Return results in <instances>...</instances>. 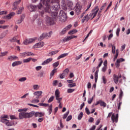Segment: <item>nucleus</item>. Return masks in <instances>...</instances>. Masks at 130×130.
Here are the masks:
<instances>
[{"label": "nucleus", "mask_w": 130, "mask_h": 130, "mask_svg": "<svg viewBox=\"0 0 130 130\" xmlns=\"http://www.w3.org/2000/svg\"><path fill=\"white\" fill-rule=\"evenodd\" d=\"M41 2L46 7L44 9V13H48L49 14L51 13V18H53V20L55 21V20H56V17H57V13L54 11L51 12L50 8L52 2L50 0H41Z\"/></svg>", "instance_id": "obj_1"}, {"label": "nucleus", "mask_w": 130, "mask_h": 130, "mask_svg": "<svg viewBox=\"0 0 130 130\" xmlns=\"http://www.w3.org/2000/svg\"><path fill=\"white\" fill-rule=\"evenodd\" d=\"M37 8L39 9L38 11L40 14H41L42 17H43V15H44V9H43V6L41 3H40L38 6L32 5H29L28 6V10L30 12H35V11L37 10Z\"/></svg>", "instance_id": "obj_2"}, {"label": "nucleus", "mask_w": 130, "mask_h": 130, "mask_svg": "<svg viewBox=\"0 0 130 130\" xmlns=\"http://www.w3.org/2000/svg\"><path fill=\"white\" fill-rule=\"evenodd\" d=\"M34 115V112H30L29 113H27L26 112L20 111L19 114V119H23V118H30Z\"/></svg>", "instance_id": "obj_3"}, {"label": "nucleus", "mask_w": 130, "mask_h": 130, "mask_svg": "<svg viewBox=\"0 0 130 130\" xmlns=\"http://www.w3.org/2000/svg\"><path fill=\"white\" fill-rule=\"evenodd\" d=\"M35 40H37V38L25 39L23 42V44H25V45H28V44L33 43V42H34Z\"/></svg>", "instance_id": "obj_4"}, {"label": "nucleus", "mask_w": 130, "mask_h": 130, "mask_svg": "<svg viewBox=\"0 0 130 130\" xmlns=\"http://www.w3.org/2000/svg\"><path fill=\"white\" fill-rule=\"evenodd\" d=\"M54 21L55 20L51 17L49 16L46 17V22L47 25H50L54 24Z\"/></svg>", "instance_id": "obj_5"}, {"label": "nucleus", "mask_w": 130, "mask_h": 130, "mask_svg": "<svg viewBox=\"0 0 130 130\" xmlns=\"http://www.w3.org/2000/svg\"><path fill=\"white\" fill-rule=\"evenodd\" d=\"M98 12H99V9L98 8V6H96L94 9H93L92 11V14L93 17L91 18V20L94 19V18L97 16V14H98Z\"/></svg>", "instance_id": "obj_6"}, {"label": "nucleus", "mask_w": 130, "mask_h": 130, "mask_svg": "<svg viewBox=\"0 0 130 130\" xmlns=\"http://www.w3.org/2000/svg\"><path fill=\"white\" fill-rule=\"evenodd\" d=\"M1 121L3 122V123H5L6 125H7V126H12V125H13V124L10 122V121L7 119H2Z\"/></svg>", "instance_id": "obj_7"}, {"label": "nucleus", "mask_w": 130, "mask_h": 130, "mask_svg": "<svg viewBox=\"0 0 130 130\" xmlns=\"http://www.w3.org/2000/svg\"><path fill=\"white\" fill-rule=\"evenodd\" d=\"M120 78H121V75L120 74H118V76L115 74L113 75V80L115 84H117V83H118V80L119 79H120Z\"/></svg>", "instance_id": "obj_8"}, {"label": "nucleus", "mask_w": 130, "mask_h": 130, "mask_svg": "<svg viewBox=\"0 0 130 130\" xmlns=\"http://www.w3.org/2000/svg\"><path fill=\"white\" fill-rule=\"evenodd\" d=\"M21 0H17L15 2H14L13 4V8H12V10L13 11H16L17 10V7H18V5L20 4Z\"/></svg>", "instance_id": "obj_9"}, {"label": "nucleus", "mask_w": 130, "mask_h": 130, "mask_svg": "<svg viewBox=\"0 0 130 130\" xmlns=\"http://www.w3.org/2000/svg\"><path fill=\"white\" fill-rule=\"evenodd\" d=\"M111 119L113 122H117V121H118V114H117L116 115V116L115 115H114V114H113L112 115Z\"/></svg>", "instance_id": "obj_10"}, {"label": "nucleus", "mask_w": 130, "mask_h": 130, "mask_svg": "<svg viewBox=\"0 0 130 130\" xmlns=\"http://www.w3.org/2000/svg\"><path fill=\"white\" fill-rule=\"evenodd\" d=\"M43 46H44V43L40 42L36 44L34 46V48H41V47H43Z\"/></svg>", "instance_id": "obj_11"}, {"label": "nucleus", "mask_w": 130, "mask_h": 130, "mask_svg": "<svg viewBox=\"0 0 130 130\" xmlns=\"http://www.w3.org/2000/svg\"><path fill=\"white\" fill-rule=\"evenodd\" d=\"M55 3L56 5H53V6L52 8L54 11H57V10L59 9V5L58 4V3H59V1L55 0Z\"/></svg>", "instance_id": "obj_12"}, {"label": "nucleus", "mask_w": 130, "mask_h": 130, "mask_svg": "<svg viewBox=\"0 0 130 130\" xmlns=\"http://www.w3.org/2000/svg\"><path fill=\"white\" fill-rule=\"evenodd\" d=\"M77 36H71L70 37H66L64 38V39H63V41L64 42H67V41H69V40H71V39H74V38H77Z\"/></svg>", "instance_id": "obj_13"}, {"label": "nucleus", "mask_w": 130, "mask_h": 130, "mask_svg": "<svg viewBox=\"0 0 130 130\" xmlns=\"http://www.w3.org/2000/svg\"><path fill=\"white\" fill-rule=\"evenodd\" d=\"M52 59H53L52 58H49L47 59L42 63L41 64L42 66H45V64H48L49 62H51V61L52 60Z\"/></svg>", "instance_id": "obj_14"}, {"label": "nucleus", "mask_w": 130, "mask_h": 130, "mask_svg": "<svg viewBox=\"0 0 130 130\" xmlns=\"http://www.w3.org/2000/svg\"><path fill=\"white\" fill-rule=\"evenodd\" d=\"M24 19H25V15H22L20 17V19L17 20V24H21L24 21Z\"/></svg>", "instance_id": "obj_15"}, {"label": "nucleus", "mask_w": 130, "mask_h": 130, "mask_svg": "<svg viewBox=\"0 0 130 130\" xmlns=\"http://www.w3.org/2000/svg\"><path fill=\"white\" fill-rule=\"evenodd\" d=\"M36 117H42V116H44V114L43 113L41 112H36V113H34Z\"/></svg>", "instance_id": "obj_16"}, {"label": "nucleus", "mask_w": 130, "mask_h": 130, "mask_svg": "<svg viewBox=\"0 0 130 130\" xmlns=\"http://www.w3.org/2000/svg\"><path fill=\"white\" fill-rule=\"evenodd\" d=\"M34 96H38L37 98H39V96L42 95V91H36L34 93Z\"/></svg>", "instance_id": "obj_17"}, {"label": "nucleus", "mask_w": 130, "mask_h": 130, "mask_svg": "<svg viewBox=\"0 0 130 130\" xmlns=\"http://www.w3.org/2000/svg\"><path fill=\"white\" fill-rule=\"evenodd\" d=\"M89 19L90 17H89V14H87L85 16H84L82 19V23H84L85 21L88 22V21H89Z\"/></svg>", "instance_id": "obj_18"}, {"label": "nucleus", "mask_w": 130, "mask_h": 130, "mask_svg": "<svg viewBox=\"0 0 130 130\" xmlns=\"http://www.w3.org/2000/svg\"><path fill=\"white\" fill-rule=\"evenodd\" d=\"M22 64V61H16L12 64V66L14 67H16L17 66H19V64Z\"/></svg>", "instance_id": "obj_19"}, {"label": "nucleus", "mask_w": 130, "mask_h": 130, "mask_svg": "<svg viewBox=\"0 0 130 130\" xmlns=\"http://www.w3.org/2000/svg\"><path fill=\"white\" fill-rule=\"evenodd\" d=\"M81 9H82V7H81V6H78L75 8V11L77 15H79L80 13H81Z\"/></svg>", "instance_id": "obj_20"}, {"label": "nucleus", "mask_w": 130, "mask_h": 130, "mask_svg": "<svg viewBox=\"0 0 130 130\" xmlns=\"http://www.w3.org/2000/svg\"><path fill=\"white\" fill-rule=\"evenodd\" d=\"M68 55H69V53H68L62 54L57 57V59H60V58H63V57H66V56H68Z\"/></svg>", "instance_id": "obj_21"}, {"label": "nucleus", "mask_w": 130, "mask_h": 130, "mask_svg": "<svg viewBox=\"0 0 130 130\" xmlns=\"http://www.w3.org/2000/svg\"><path fill=\"white\" fill-rule=\"evenodd\" d=\"M59 94H60V92H59V90L56 89L55 91V99L59 98V97H60Z\"/></svg>", "instance_id": "obj_22"}, {"label": "nucleus", "mask_w": 130, "mask_h": 130, "mask_svg": "<svg viewBox=\"0 0 130 130\" xmlns=\"http://www.w3.org/2000/svg\"><path fill=\"white\" fill-rule=\"evenodd\" d=\"M15 13L14 12H11L9 14H8L6 18H7V19H11L12 17H14V16H15Z\"/></svg>", "instance_id": "obj_23"}, {"label": "nucleus", "mask_w": 130, "mask_h": 130, "mask_svg": "<svg viewBox=\"0 0 130 130\" xmlns=\"http://www.w3.org/2000/svg\"><path fill=\"white\" fill-rule=\"evenodd\" d=\"M46 38V33H43L39 38V40L41 41V40H43L44 39Z\"/></svg>", "instance_id": "obj_24"}, {"label": "nucleus", "mask_w": 130, "mask_h": 130, "mask_svg": "<svg viewBox=\"0 0 130 130\" xmlns=\"http://www.w3.org/2000/svg\"><path fill=\"white\" fill-rule=\"evenodd\" d=\"M16 58H18V57H17L16 56H15V55H13V56H10L9 57H8V59L9 60H15L16 59Z\"/></svg>", "instance_id": "obj_25"}, {"label": "nucleus", "mask_w": 130, "mask_h": 130, "mask_svg": "<svg viewBox=\"0 0 130 130\" xmlns=\"http://www.w3.org/2000/svg\"><path fill=\"white\" fill-rule=\"evenodd\" d=\"M56 72H57V69H54L50 73V77H53Z\"/></svg>", "instance_id": "obj_26"}, {"label": "nucleus", "mask_w": 130, "mask_h": 130, "mask_svg": "<svg viewBox=\"0 0 130 130\" xmlns=\"http://www.w3.org/2000/svg\"><path fill=\"white\" fill-rule=\"evenodd\" d=\"M100 106L101 107H103L104 108L106 107L107 104H106V103L101 100H100Z\"/></svg>", "instance_id": "obj_27"}, {"label": "nucleus", "mask_w": 130, "mask_h": 130, "mask_svg": "<svg viewBox=\"0 0 130 130\" xmlns=\"http://www.w3.org/2000/svg\"><path fill=\"white\" fill-rule=\"evenodd\" d=\"M39 88H40V86H39L38 84H34L33 85V89L34 90H39Z\"/></svg>", "instance_id": "obj_28"}, {"label": "nucleus", "mask_w": 130, "mask_h": 130, "mask_svg": "<svg viewBox=\"0 0 130 130\" xmlns=\"http://www.w3.org/2000/svg\"><path fill=\"white\" fill-rule=\"evenodd\" d=\"M58 52V50H56L54 51L50 52L49 54V56H51L52 55H54V54H56Z\"/></svg>", "instance_id": "obj_29"}, {"label": "nucleus", "mask_w": 130, "mask_h": 130, "mask_svg": "<svg viewBox=\"0 0 130 130\" xmlns=\"http://www.w3.org/2000/svg\"><path fill=\"white\" fill-rule=\"evenodd\" d=\"M58 52V50H56L54 51L50 52L49 54V56H51L52 55H54V54H56Z\"/></svg>", "instance_id": "obj_30"}, {"label": "nucleus", "mask_w": 130, "mask_h": 130, "mask_svg": "<svg viewBox=\"0 0 130 130\" xmlns=\"http://www.w3.org/2000/svg\"><path fill=\"white\" fill-rule=\"evenodd\" d=\"M48 111H49V115H50V114H51V112H52V105L49 106Z\"/></svg>", "instance_id": "obj_31"}, {"label": "nucleus", "mask_w": 130, "mask_h": 130, "mask_svg": "<svg viewBox=\"0 0 130 130\" xmlns=\"http://www.w3.org/2000/svg\"><path fill=\"white\" fill-rule=\"evenodd\" d=\"M38 105H39V106H43L44 107H47V106H48L49 104H45L43 103H40L38 104Z\"/></svg>", "instance_id": "obj_32"}, {"label": "nucleus", "mask_w": 130, "mask_h": 130, "mask_svg": "<svg viewBox=\"0 0 130 130\" xmlns=\"http://www.w3.org/2000/svg\"><path fill=\"white\" fill-rule=\"evenodd\" d=\"M8 53H9V52H8V51L1 53H0V57H3V56H6V55H7V54H8Z\"/></svg>", "instance_id": "obj_33"}, {"label": "nucleus", "mask_w": 130, "mask_h": 130, "mask_svg": "<svg viewBox=\"0 0 130 130\" xmlns=\"http://www.w3.org/2000/svg\"><path fill=\"white\" fill-rule=\"evenodd\" d=\"M67 28H64L60 32V35H64V34H66L67 33Z\"/></svg>", "instance_id": "obj_34"}, {"label": "nucleus", "mask_w": 130, "mask_h": 130, "mask_svg": "<svg viewBox=\"0 0 130 130\" xmlns=\"http://www.w3.org/2000/svg\"><path fill=\"white\" fill-rule=\"evenodd\" d=\"M77 32H78V30H77L76 29H73L72 30L68 32V34H69L70 35H72V34H75V33H77Z\"/></svg>", "instance_id": "obj_35"}, {"label": "nucleus", "mask_w": 130, "mask_h": 130, "mask_svg": "<svg viewBox=\"0 0 130 130\" xmlns=\"http://www.w3.org/2000/svg\"><path fill=\"white\" fill-rule=\"evenodd\" d=\"M31 58H28L26 59H24L23 60V62H24V63H27V62H30V61H31Z\"/></svg>", "instance_id": "obj_36"}, {"label": "nucleus", "mask_w": 130, "mask_h": 130, "mask_svg": "<svg viewBox=\"0 0 130 130\" xmlns=\"http://www.w3.org/2000/svg\"><path fill=\"white\" fill-rule=\"evenodd\" d=\"M100 62L99 64V65L98 66V67H96V69H99V68H100V67H101V66H102V63H103V60H102V58H100L99 59Z\"/></svg>", "instance_id": "obj_37"}, {"label": "nucleus", "mask_w": 130, "mask_h": 130, "mask_svg": "<svg viewBox=\"0 0 130 130\" xmlns=\"http://www.w3.org/2000/svg\"><path fill=\"white\" fill-rule=\"evenodd\" d=\"M59 66V61H56L55 63H53V67L54 68H57Z\"/></svg>", "instance_id": "obj_38"}, {"label": "nucleus", "mask_w": 130, "mask_h": 130, "mask_svg": "<svg viewBox=\"0 0 130 130\" xmlns=\"http://www.w3.org/2000/svg\"><path fill=\"white\" fill-rule=\"evenodd\" d=\"M27 81V77H21L19 79V82H25Z\"/></svg>", "instance_id": "obj_39"}, {"label": "nucleus", "mask_w": 130, "mask_h": 130, "mask_svg": "<svg viewBox=\"0 0 130 130\" xmlns=\"http://www.w3.org/2000/svg\"><path fill=\"white\" fill-rule=\"evenodd\" d=\"M23 10H24V7L20 8L18 11H17L18 15H20V14H21Z\"/></svg>", "instance_id": "obj_40"}, {"label": "nucleus", "mask_w": 130, "mask_h": 130, "mask_svg": "<svg viewBox=\"0 0 130 130\" xmlns=\"http://www.w3.org/2000/svg\"><path fill=\"white\" fill-rule=\"evenodd\" d=\"M54 96H52L51 97H50L49 100L48 101V103H51V102H52V101L54 100Z\"/></svg>", "instance_id": "obj_41"}, {"label": "nucleus", "mask_w": 130, "mask_h": 130, "mask_svg": "<svg viewBox=\"0 0 130 130\" xmlns=\"http://www.w3.org/2000/svg\"><path fill=\"white\" fill-rule=\"evenodd\" d=\"M93 100H94V96L92 98H89L88 101V104H91L93 102Z\"/></svg>", "instance_id": "obj_42"}, {"label": "nucleus", "mask_w": 130, "mask_h": 130, "mask_svg": "<svg viewBox=\"0 0 130 130\" xmlns=\"http://www.w3.org/2000/svg\"><path fill=\"white\" fill-rule=\"evenodd\" d=\"M56 100H57V103H59V104H60L61 103V101L62 100V98H58L56 99Z\"/></svg>", "instance_id": "obj_43"}, {"label": "nucleus", "mask_w": 130, "mask_h": 130, "mask_svg": "<svg viewBox=\"0 0 130 130\" xmlns=\"http://www.w3.org/2000/svg\"><path fill=\"white\" fill-rule=\"evenodd\" d=\"M70 113V111L67 112L63 116V119H66L67 117H68V116L69 115V114Z\"/></svg>", "instance_id": "obj_44"}, {"label": "nucleus", "mask_w": 130, "mask_h": 130, "mask_svg": "<svg viewBox=\"0 0 130 130\" xmlns=\"http://www.w3.org/2000/svg\"><path fill=\"white\" fill-rule=\"evenodd\" d=\"M83 117V112H81L78 116V119L79 120H81V119H82V118Z\"/></svg>", "instance_id": "obj_45"}, {"label": "nucleus", "mask_w": 130, "mask_h": 130, "mask_svg": "<svg viewBox=\"0 0 130 130\" xmlns=\"http://www.w3.org/2000/svg\"><path fill=\"white\" fill-rule=\"evenodd\" d=\"M112 51L113 54H115V46L114 45L112 46Z\"/></svg>", "instance_id": "obj_46"}, {"label": "nucleus", "mask_w": 130, "mask_h": 130, "mask_svg": "<svg viewBox=\"0 0 130 130\" xmlns=\"http://www.w3.org/2000/svg\"><path fill=\"white\" fill-rule=\"evenodd\" d=\"M125 60L122 58L118 59L117 60V62H119V63H120V62H122L123 61H124Z\"/></svg>", "instance_id": "obj_47"}, {"label": "nucleus", "mask_w": 130, "mask_h": 130, "mask_svg": "<svg viewBox=\"0 0 130 130\" xmlns=\"http://www.w3.org/2000/svg\"><path fill=\"white\" fill-rule=\"evenodd\" d=\"M31 103H39V100L34 99L31 101Z\"/></svg>", "instance_id": "obj_48"}, {"label": "nucleus", "mask_w": 130, "mask_h": 130, "mask_svg": "<svg viewBox=\"0 0 130 130\" xmlns=\"http://www.w3.org/2000/svg\"><path fill=\"white\" fill-rule=\"evenodd\" d=\"M94 79L95 83H97V80H98V73L97 72H95Z\"/></svg>", "instance_id": "obj_49"}, {"label": "nucleus", "mask_w": 130, "mask_h": 130, "mask_svg": "<svg viewBox=\"0 0 130 130\" xmlns=\"http://www.w3.org/2000/svg\"><path fill=\"white\" fill-rule=\"evenodd\" d=\"M28 110H29V109H28V108H24V109H19V110H18V111H19V112H20V111L23 112H26V111H27Z\"/></svg>", "instance_id": "obj_50"}, {"label": "nucleus", "mask_w": 130, "mask_h": 130, "mask_svg": "<svg viewBox=\"0 0 130 130\" xmlns=\"http://www.w3.org/2000/svg\"><path fill=\"white\" fill-rule=\"evenodd\" d=\"M59 76L61 79H64V78H66V76L67 75H66V73H62L60 74Z\"/></svg>", "instance_id": "obj_51"}, {"label": "nucleus", "mask_w": 130, "mask_h": 130, "mask_svg": "<svg viewBox=\"0 0 130 130\" xmlns=\"http://www.w3.org/2000/svg\"><path fill=\"white\" fill-rule=\"evenodd\" d=\"M69 69L67 68L66 69H65L63 71V74H65V75L66 76H67V75L69 74Z\"/></svg>", "instance_id": "obj_52"}, {"label": "nucleus", "mask_w": 130, "mask_h": 130, "mask_svg": "<svg viewBox=\"0 0 130 130\" xmlns=\"http://www.w3.org/2000/svg\"><path fill=\"white\" fill-rule=\"evenodd\" d=\"M85 112L87 114V115H90V110H89V109L88 108H85Z\"/></svg>", "instance_id": "obj_53"}, {"label": "nucleus", "mask_w": 130, "mask_h": 130, "mask_svg": "<svg viewBox=\"0 0 130 130\" xmlns=\"http://www.w3.org/2000/svg\"><path fill=\"white\" fill-rule=\"evenodd\" d=\"M69 88H73V87H76V83H71L68 85Z\"/></svg>", "instance_id": "obj_54"}, {"label": "nucleus", "mask_w": 130, "mask_h": 130, "mask_svg": "<svg viewBox=\"0 0 130 130\" xmlns=\"http://www.w3.org/2000/svg\"><path fill=\"white\" fill-rule=\"evenodd\" d=\"M122 96H123V91L121 90L120 93V95H119L120 100H121V99H122Z\"/></svg>", "instance_id": "obj_55"}, {"label": "nucleus", "mask_w": 130, "mask_h": 130, "mask_svg": "<svg viewBox=\"0 0 130 130\" xmlns=\"http://www.w3.org/2000/svg\"><path fill=\"white\" fill-rule=\"evenodd\" d=\"M119 32H120V28H119V27H118V28H117V30H116V36L117 37H118V36H119Z\"/></svg>", "instance_id": "obj_56"}, {"label": "nucleus", "mask_w": 130, "mask_h": 130, "mask_svg": "<svg viewBox=\"0 0 130 130\" xmlns=\"http://www.w3.org/2000/svg\"><path fill=\"white\" fill-rule=\"evenodd\" d=\"M118 53H119L118 49H117L116 50V55L114 58V59H116V58H117V57L118 56Z\"/></svg>", "instance_id": "obj_57"}, {"label": "nucleus", "mask_w": 130, "mask_h": 130, "mask_svg": "<svg viewBox=\"0 0 130 130\" xmlns=\"http://www.w3.org/2000/svg\"><path fill=\"white\" fill-rule=\"evenodd\" d=\"M52 35V31H50L49 32L46 34V37H50Z\"/></svg>", "instance_id": "obj_58"}, {"label": "nucleus", "mask_w": 130, "mask_h": 130, "mask_svg": "<svg viewBox=\"0 0 130 130\" xmlns=\"http://www.w3.org/2000/svg\"><path fill=\"white\" fill-rule=\"evenodd\" d=\"M27 52V56H30V55L31 56L35 55V54L32 52Z\"/></svg>", "instance_id": "obj_59"}, {"label": "nucleus", "mask_w": 130, "mask_h": 130, "mask_svg": "<svg viewBox=\"0 0 130 130\" xmlns=\"http://www.w3.org/2000/svg\"><path fill=\"white\" fill-rule=\"evenodd\" d=\"M75 91L74 89L69 88L68 89V93H73Z\"/></svg>", "instance_id": "obj_60"}, {"label": "nucleus", "mask_w": 130, "mask_h": 130, "mask_svg": "<svg viewBox=\"0 0 130 130\" xmlns=\"http://www.w3.org/2000/svg\"><path fill=\"white\" fill-rule=\"evenodd\" d=\"M1 15H7V11H0V16H1Z\"/></svg>", "instance_id": "obj_61"}, {"label": "nucleus", "mask_w": 130, "mask_h": 130, "mask_svg": "<svg viewBox=\"0 0 130 130\" xmlns=\"http://www.w3.org/2000/svg\"><path fill=\"white\" fill-rule=\"evenodd\" d=\"M71 28H72V24H69V25H68L65 27V29H66V30H70Z\"/></svg>", "instance_id": "obj_62"}, {"label": "nucleus", "mask_w": 130, "mask_h": 130, "mask_svg": "<svg viewBox=\"0 0 130 130\" xmlns=\"http://www.w3.org/2000/svg\"><path fill=\"white\" fill-rule=\"evenodd\" d=\"M20 55H21V56H27V52L20 53Z\"/></svg>", "instance_id": "obj_63"}, {"label": "nucleus", "mask_w": 130, "mask_h": 130, "mask_svg": "<svg viewBox=\"0 0 130 130\" xmlns=\"http://www.w3.org/2000/svg\"><path fill=\"white\" fill-rule=\"evenodd\" d=\"M72 115H70V116H69L67 117V119H66V121H70V120H71L72 119Z\"/></svg>", "instance_id": "obj_64"}]
</instances>
